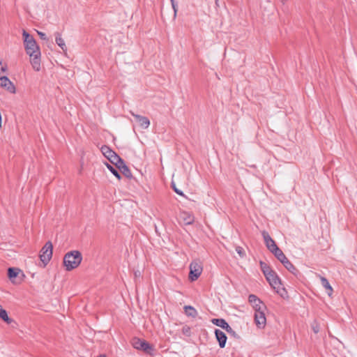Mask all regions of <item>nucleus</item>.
Returning a JSON list of instances; mask_svg holds the SVG:
<instances>
[{
	"mask_svg": "<svg viewBox=\"0 0 357 357\" xmlns=\"http://www.w3.org/2000/svg\"><path fill=\"white\" fill-rule=\"evenodd\" d=\"M131 114L135 118L136 121L142 128L146 129L149 128L150 121L147 117L136 114L133 112H131Z\"/></svg>",
	"mask_w": 357,
	"mask_h": 357,
	"instance_id": "12",
	"label": "nucleus"
},
{
	"mask_svg": "<svg viewBox=\"0 0 357 357\" xmlns=\"http://www.w3.org/2000/svg\"><path fill=\"white\" fill-rule=\"evenodd\" d=\"M211 322L215 325L218 326L222 329H225V328L227 327L228 323L223 319H213L211 320Z\"/></svg>",
	"mask_w": 357,
	"mask_h": 357,
	"instance_id": "15",
	"label": "nucleus"
},
{
	"mask_svg": "<svg viewBox=\"0 0 357 357\" xmlns=\"http://www.w3.org/2000/svg\"><path fill=\"white\" fill-rule=\"evenodd\" d=\"M261 234L264 238L266 246L271 252H274L276 249L278 248L275 241L270 236L267 231H263Z\"/></svg>",
	"mask_w": 357,
	"mask_h": 357,
	"instance_id": "8",
	"label": "nucleus"
},
{
	"mask_svg": "<svg viewBox=\"0 0 357 357\" xmlns=\"http://www.w3.org/2000/svg\"><path fill=\"white\" fill-rule=\"evenodd\" d=\"M218 1H219V0H215V4H216L217 6H218Z\"/></svg>",
	"mask_w": 357,
	"mask_h": 357,
	"instance_id": "34",
	"label": "nucleus"
},
{
	"mask_svg": "<svg viewBox=\"0 0 357 357\" xmlns=\"http://www.w3.org/2000/svg\"><path fill=\"white\" fill-rule=\"evenodd\" d=\"M248 301L255 310V322L259 328H264L266 324V318L265 316L266 305L262 301L254 294H250L248 297Z\"/></svg>",
	"mask_w": 357,
	"mask_h": 357,
	"instance_id": "2",
	"label": "nucleus"
},
{
	"mask_svg": "<svg viewBox=\"0 0 357 357\" xmlns=\"http://www.w3.org/2000/svg\"><path fill=\"white\" fill-rule=\"evenodd\" d=\"M82 260L81 253L77 250L67 252L63 257V266L66 271H70L76 268Z\"/></svg>",
	"mask_w": 357,
	"mask_h": 357,
	"instance_id": "3",
	"label": "nucleus"
},
{
	"mask_svg": "<svg viewBox=\"0 0 357 357\" xmlns=\"http://www.w3.org/2000/svg\"><path fill=\"white\" fill-rule=\"evenodd\" d=\"M106 166L109 169V170L118 178V179H120L121 178V176L118 172V170L116 169V168L114 167L113 166H112L111 165L108 164V163H106Z\"/></svg>",
	"mask_w": 357,
	"mask_h": 357,
	"instance_id": "21",
	"label": "nucleus"
},
{
	"mask_svg": "<svg viewBox=\"0 0 357 357\" xmlns=\"http://www.w3.org/2000/svg\"><path fill=\"white\" fill-rule=\"evenodd\" d=\"M202 272V267L198 262H192L190 265L189 278L191 281L196 280Z\"/></svg>",
	"mask_w": 357,
	"mask_h": 357,
	"instance_id": "7",
	"label": "nucleus"
},
{
	"mask_svg": "<svg viewBox=\"0 0 357 357\" xmlns=\"http://www.w3.org/2000/svg\"><path fill=\"white\" fill-rule=\"evenodd\" d=\"M170 1H171V3H176L175 0H170Z\"/></svg>",
	"mask_w": 357,
	"mask_h": 357,
	"instance_id": "35",
	"label": "nucleus"
},
{
	"mask_svg": "<svg viewBox=\"0 0 357 357\" xmlns=\"http://www.w3.org/2000/svg\"><path fill=\"white\" fill-rule=\"evenodd\" d=\"M261 268L262 269V271L266 276V273H271L273 271L271 270V268L264 262H260Z\"/></svg>",
	"mask_w": 357,
	"mask_h": 357,
	"instance_id": "24",
	"label": "nucleus"
},
{
	"mask_svg": "<svg viewBox=\"0 0 357 357\" xmlns=\"http://www.w3.org/2000/svg\"><path fill=\"white\" fill-rule=\"evenodd\" d=\"M185 314L192 317H195L197 315V310L192 306L186 305L184 307Z\"/></svg>",
	"mask_w": 357,
	"mask_h": 357,
	"instance_id": "16",
	"label": "nucleus"
},
{
	"mask_svg": "<svg viewBox=\"0 0 357 357\" xmlns=\"http://www.w3.org/2000/svg\"><path fill=\"white\" fill-rule=\"evenodd\" d=\"M289 259L286 257V256L284 257V258H282L281 260H280V261L284 265L286 264V261H288Z\"/></svg>",
	"mask_w": 357,
	"mask_h": 357,
	"instance_id": "31",
	"label": "nucleus"
},
{
	"mask_svg": "<svg viewBox=\"0 0 357 357\" xmlns=\"http://www.w3.org/2000/svg\"><path fill=\"white\" fill-rule=\"evenodd\" d=\"M289 259L286 257V256L284 257V258H282L281 260H280V261L284 265L286 264V261H288Z\"/></svg>",
	"mask_w": 357,
	"mask_h": 357,
	"instance_id": "32",
	"label": "nucleus"
},
{
	"mask_svg": "<svg viewBox=\"0 0 357 357\" xmlns=\"http://www.w3.org/2000/svg\"><path fill=\"white\" fill-rule=\"evenodd\" d=\"M8 275L10 279L16 278L18 275V269L9 268L8 270Z\"/></svg>",
	"mask_w": 357,
	"mask_h": 357,
	"instance_id": "20",
	"label": "nucleus"
},
{
	"mask_svg": "<svg viewBox=\"0 0 357 357\" xmlns=\"http://www.w3.org/2000/svg\"><path fill=\"white\" fill-rule=\"evenodd\" d=\"M172 187L174 191L176 194H178V195H181V196H183V197H185V195L183 194V192L176 188V185H175V183L174 182L172 183Z\"/></svg>",
	"mask_w": 357,
	"mask_h": 357,
	"instance_id": "25",
	"label": "nucleus"
},
{
	"mask_svg": "<svg viewBox=\"0 0 357 357\" xmlns=\"http://www.w3.org/2000/svg\"><path fill=\"white\" fill-rule=\"evenodd\" d=\"M171 4H172V9L174 10V19H175L177 16L178 3L176 2V3H171Z\"/></svg>",
	"mask_w": 357,
	"mask_h": 357,
	"instance_id": "26",
	"label": "nucleus"
},
{
	"mask_svg": "<svg viewBox=\"0 0 357 357\" xmlns=\"http://www.w3.org/2000/svg\"><path fill=\"white\" fill-rule=\"evenodd\" d=\"M37 33L38 34V36H40V38L42 40H47V38L46 34L45 33L39 31H37Z\"/></svg>",
	"mask_w": 357,
	"mask_h": 357,
	"instance_id": "30",
	"label": "nucleus"
},
{
	"mask_svg": "<svg viewBox=\"0 0 357 357\" xmlns=\"http://www.w3.org/2000/svg\"><path fill=\"white\" fill-rule=\"evenodd\" d=\"M282 4H284L287 0H279Z\"/></svg>",
	"mask_w": 357,
	"mask_h": 357,
	"instance_id": "33",
	"label": "nucleus"
},
{
	"mask_svg": "<svg viewBox=\"0 0 357 357\" xmlns=\"http://www.w3.org/2000/svg\"><path fill=\"white\" fill-rule=\"evenodd\" d=\"M116 167L122 170L123 173L124 174H126V176H128V174H130V171H129V169L128 167L125 165L124 162L123 161V166L121 167V165H115Z\"/></svg>",
	"mask_w": 357,
	"mask_h": 357,
	"instance_id": "23",
	"label": "nucleus"
},
{
	"mask_svg": "<svg viewBox=\"0 0 357 357\" xmlns=\"http://www.w3.org/2000/svg\"><path fill=\"white\" fill-rule=\"evenodd\" d=\"M266 278L268 281L270 285L279 293L281 289V283L278 276L274 271L271 273H266Z\"/></svg>",
	"mask_w": 357,
	"mask_h": 357,
	"instance_id": "6",
	"label": "nucleus"
},
{
	"mask_svg": "<svg viewBox=\"0 0 357 357\" xmlns=\"http://www.w3.org/2000/svg\"><path fill=\"white\" fill-rule=\"evenodd\" d=\"M0 318L3 319L5 322L7 324H10L12 322V319L9 318L8 316L7 312L2 308L1 305H0Z\"/></svg>",
	"mask_w": 357,
	"mask_h": 357,
	"instance_id": "17",
	"label": "nucleus"
},
{
	"mask_svg": "<svg viewBox=\"0 0 357 357\" xmlns=\"http://www.w3.org/2000/svg\"><path fill=\"white\" fill-rule=\"evenodd\" d=\"M275 257L280 261L282 259V258H284L285 256L283 252L278 248L276 249L274 252H272Z\"/></svg>",
	"mask_w": 357,
	"mask_h": 357,
	"instance_id": "22",
	"label": "nucleus"
},
{
	"mask_svg": "<svg viewBox=\"0 0 357 357\" xmlns=\"http://www.w3.org/2000/svg\"><path fill=\"white\" fill-rule=\"evenodd\" d=\"M132 344L134 348L139 350L148 351L149 349H151V347L148 342L139 338H134L132 340Z\"/></svg>",
	"mask_w": 357,
	"mask_h": 357,
	"instance_id": "10",
	"label": "nucleus"
},
{
	"mask_svg": "<svg viewBox=\"0 0 357 357\" xmlns=\"http://www.w3.org/2000/svg\"><path fill=\"white\" fill-rule=\"evenodd\" d=\"M319 278H320V280H321V283L322 284V286L326 289V290L327 291V294L329 296H331L332 294H333V288L331 286L328 280L324 278V277H322L321 275H319Z\"/></svg>",
	"mask_w": 357,
	"mask_h": 357,
	"instance_id": "14",
	"label": "nucleus"
},
{
	"mask_svg": "<svg viewBox=\"0 0 357 357\" xmlns=\"http://www.w3.org/2000/svg\"><path fill=\"white\" fill-rule=\"evenodd\" d=\"M215 337L219 343V346L220 348H224L225 347L227 337L224 332L219 329L215 330Z\"/></svg>",
	"mask_w": 357,
	"mask_h": 357,
	"instance_id": "11",
	"label": "nucleus"
},
{
	"mask_svg": "<svg viewBox=\"0 0 357 357\" xmlns=\"http://www.w3.org/2000/svg\"><path fill=\"white\" fill-rule=\"evenodd\" d=\"M225 330L229 334H231L232 335H235V334H236V332L233 330V328L229 324H227V328H225Z\"/></svg>",
	"mask_w": 357,
	"mask_h": 357,
	"instance_id": "29",
	"label": "nucleus"
},
{
	"mask_svg": "<svg viewBox=\"0 0 357 357\" xmlns=\"http://www.w3.org/2000/svg\"><path fill=\"white\" fill-rule=\"evenodd\" d=\"M0 86L12 93H15V87L6 76H0Z\"/></svg>",
	"mask_w": 357,
	"mask_h": 357,
	"instance_id": "9",
	"label": "nucleus"
},
{
	"mask_svg": "<svg viewBox=\"0 0 357 357\" xmlns=\"http://www.w3.org/2000/svg\"><path fill=\"white\" fill-rule=\"evenodd\" d=\"M284 266L289 271H290L294 275H296L297 273V269L289 261H286V264Z\"/></svg>",
	"mask_w": 357,
	"mask_h": 357,
	"instance_id": "19",
	"label": "nucleus"
},
{
	"mask_svg": "<svg viewBox=\"0 0 357 357\" xmlns=\"http://www.w3.org/2000/svg\"><path fill=\"white\" fill-rule=\"evenodd\" d=\"M22 37L26 54L30 56V62L36 71L40 70V50L34 38L24 29Z\"/></svg>",
	"mask_w": 357,
	"mask_h": 357,
	"instance_id": "1",
	"label": "nucleus"
},
{
	"mask_svg": "<svg viewBox=\"0 0 357 357\" xmlns=\"http://www.w3.org/2000/svg\"><path fill=\"white\" fill-rule=\"evenodd\" d=\"M312 329L314 333H317L319 331V326L317 321H314L312 324Z\"/></svg>",
	"mask_w": 357,
	"mask_h": 357,
	"instance_id": "27",
	"label": "nucleus"
},
{
	"mask_svg": "<svg viewBox=\"0 0 357 357\" xmlns=\"http://www.w3.org/2000/svg\"><path fill=\"white\" fill-rule=\"evenodd\" d=\"M53 245L50 241L47 242L45 245L42 248L40 259L45 266L51 259L52 256Z\"/></svg>",
	"mask_w": 357,
	"mask_h": 357,
	"instance_id": "5",
	"label": "nucleus"
},
{
	"mask_svg": "<svg viewBox=\"0 0 357 357\" xmlns=\"http://www.w3.org/2000/svg\"><path fill=\"white\" fill-rule=\"evenodd\" d=\"M55 42L57 45L64 52H67V47L66 45L64 40L62 38L61 35L59 32L54 33Z\"/></svg>",
	"mask_w": 357,
	"mask_h": 357,
	"instance_id": "13",
	"label": "nucleus"
},
{
	"mask_svg": "<svg viewBox=\"0 0 357 357\" xmlns=\"http://www.w3.org/2000/svg\"><path fill=\"white\" fill-rule=\"evenodd\" d=\"M100 150L104 156L112 164L120 165L121 167L123 166V160L109 147L107 146H102Z\"/></svg>",
	"mask_w": 357,
	"mask_h": 357,
	"instance_id": "4",
	"label": "nucleus"
},
{
	"mask_svg": "<svg viewBox=\"0 0 357 357\" xmlns=\"http://www.w3.org/2000/svg\"><path fill=\"white\" fill-rule=\"evenodd\" d=\"M181 218L185 225H190L194 222V217L188 213H183Z\"/></svg>",
	"mask_w": 357,
	"mask_h": 357,
	"instance_id": "18",
	"label": "nucleus"
},
{
	"mask_svg": "<svg viewBox=\"0 0 357 357\" xmlns=\"http://www.w3.org/2000/svg\"><path fill=\"white\" fill-rule=\"evenodd\" d=\"M236 252L238 254V255L241 257H243L244 255H245V252H244V250L243 248L240 247V246H237L236 248Z\"/></svg>",
	"mask_w": 357,
	"mask_h": 357,
	"instance_id": "28",
	"label": "nucleus"
}]
</instances>
